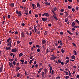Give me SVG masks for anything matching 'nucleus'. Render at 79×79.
Returning <instances> with one entry per match:
<instances>
[{"label": "nucleus", "instance_id": "5", "mask_svg": "<svg viewBox=\"0 0 79 79\" xmlns=\"http://www.w3.org/2000/svg\"><path fill=\"white\" fill-rule=\"evenodd\" d=\"M65 18H66L67 16H68V12L65 11Z\"/></svg>", "mask_w": 79, "mask_h": 79}, {"label": "nucleus", "instance_id": "6", "mask_svg": "<svg viewBox=\"0 0 79 79\" xmlns=\"http://www.w3.org/2000/svg\"><path fill=\"white\" fill-rule=\"evenodd\" d=\"M34 29L35 30V32H37V28H36V27L35 25L34 26Z\"/></svg>", "mask_w": 79, "mask_h": 79}, {"label": "nucleus", "instance_id": "50", "mask_svg": "<svg viewBox=\"0 0 79 79\" xmlns=\"http://www.w3.org/2000/svg\"><path fill=\"white\" fill-rule=\"evenodd\" d=\"M33 57V56H30V60H32V59Z\"/></svg>", "mask_w": 79, "mask_h": 79}, {"label": "nucleus", "instance_id": "46", "mask_svg": "<svg viewBox=\"0 0 79 79\" xmlns=\"http://www.w3.org/2000/svg\"><path fill=\"white\" fill-rule=\"evenodd\" d=\"M68 8H69V9H71V6H68Z\"/></svg>", "mask_w": 79, "mask_h": 79}, {"label": "nucleus", "instance_id": "36", "mask_svg": "<svg viewBox=\"0 0 79 79\" xmlns=\"http://www.w3.org/2000/svg\"><path fill=\"white\" fill-rule=\"evenodd\" d=\"M66 74V75H69V73H68L67 72H65Z\"/></svg>", "mask_w": 79, "mask_h": 79}, {"label": "nucleus", "instance_id": "34", "mask_svg": "<svg viewBox=\"0 0 79 79\" xmlns=\"http://www.w3.org/2000/svg\"><path fill=\"white\" fill-rule=\"evenodd\" d=\"M49 52L48 51V49H47L46 50V53H48V52Z\"/></svg>", "mask_w": 79, "mask_h": 79}, {"label": "nucleus", "instance_id": "52", "mask_svg": "<svg viewBox=\"0 0 79 79\" xmlns=\"http://www.w3.org/2000/svg\"><path fill=\"white\" fill-rule=\"evenodd\" d=\"M48 26L49 27H51V26H52V24H48Z\"/></svg>", "mask_w": 79, "mask_h": 79}, {"label": "nucleus", "instance_id": "23", "mask_svg": "<svg viewBox=\"0 0 79 79\" xmlns=\"http://www.w3.org/2000/svg\"><path fill=\"white\" fill-rule=\"evenodd\" d=\"M23 54L22 53H20L19 54V57H21V56H23Z\"/></svg>", "mask_w": 79, "mask_h": 79}, {"label": "nucleus", "instance_id": "19", "mask_svg": "<svg viewBox=\"0 0 79 79\" xmlns=\"http://www.w3.org/2000/svg\"><path fill=\"white\" fill-rule=\"evenodd\" d=\"M37 7H40V5L38 2L37 3Z\"/></svg>", "mask_w": 79, "mask_h": 79}, {"label": "nucleus", "instance_id": "12", "mask_svg": "<svg viewBox=\"0 0 79 79\" xmlns=\"http://www.w3.org/2000/svg\"><path fill=\"white\" fill-rule=\"evenodd\" d=\"M44 76H45V74H44V72H43L42 73V77H43V78H44Z\"/></svg>", "mask_w": 79, "mask_h": 79}, {"label": "nucleus", "instance_id": "13", "mask_svg": "<svg viewBox=\"0 0 79 79\" xmlns=\"http://www.w3.org/2000/svg\"><path fill=\"white\" fill-rule=\"evenodd\" d=\"M18 14H19V16H22V15H21V12L19 11V13Z\"/></svg>", "mask_w": 79, "mask_h": 79}, {"label": "nucleus", "instance_id": "51", "mask_svg": "<svg viewBox=\"0 0 79 79\" xmlns=\"http://www.w3.org/2000/svg\"><path fill=\"white\" fill-rule=\"evenodd\" d=\"M66 60H69V57H66Z\"/></svg>", "mask_w": 79, "mask_h": 79}, {"label": "nucleus", "instance_id": "54", "mask_svg": "<svg viewBox=\"0 0 79 79\" xmlns=\"http://www.w3.org/2000/svg\"><path fill=\"white\" fill-rule=\"evenodd\" d=\"M60 34H61V35H63V33L62 32H60Z\"/></svg>", "mask_w": 79, "mask_h": 79}, {"label": "nucleus", "instance_id": "53", "mask_svg": "<svg viewBox=\"0 0 79 79\" xmlns=\"http://www.w3.org/2000/svg\"><path fill=\"white\" fill-rule=\"evenodd\" d=\"M18 32L17 31H15V34H18Z\"/></svg>", "mask_w": 79, "mask_h": 79}, {"label": "nucleus", "instance_id": "31", "mask_svg": "<svg viewBox=\"0 0 79 79\" xmlns=\"http://www.w3.org/2000/svg\"><path fill=\"white\" fill-rule=\"evenodd\" d=\"M76 22L78 24H79V21H78V20H77V19H76Z\"/></svg>", "mask_w": 79, "mask_h": 79}, {"label": "nucleus", "instance_id": "60", "mask_svg": "<svg viewBox=\"0 0 79 79\" xmlns=\"http://www.w3.org/2000/svg\"><path fill=\"white\" fill-rule=\"evenodd\" d=\"M72 11L73 12H74L75 11V10L73 8L72 9Z\"/></svg>", "mask_w": 79, "mask_h": 79}, {"label": "nucleus", "instance_id": "56", "mask_svg": "<svg viewBox=\"0 0 79 79\" xmlns=\"http://www.w3.org/2000/svg\"><path fill=\"white\" fill-rule=\"evenodd\" d=\"M60 77H56V79H60Z\"/></svg>", "mask_w": 79, "mask_h": 79}, {"label": "nucleus", "instance_id": "16", "mask_svg": "<svg viewBox=\"0 0 79 79\" xmlns=\"http://www.w3.org/2000/svg\"><path fill=\"white\" fill-rule=\"evenodd\" d=\"M73 53H74V55H77V52L76 51H74Z\"/></svg>", "mask_w": 79, "mask_h": 79}, {"label": "nucleus", "instance_id": "63", "mask_svg": "<svg viewBox=\"0 0 79 79\" xmlns=\"http://www.w3.org/2000/svg\"><path fill=\"white\" fill-rule=\"evenodd\" d=\"M72 31H75V29L74 28H72Z\"/></svg>", "mask_w": 79, "mask_h": 79}, {"label": "nucleus", "instance_id": "26", "mask_svg": "<svg viewBox=\"0 0 79 79\" xmlns=\"http://www.w3.org/2000/svg\"><path fill=\"white\" fill-rule=\"evenodd\" d=\"M11 42L10 41L9 43H8V44L10 45V47H11Z\"/></svg>", "mask_w": 79, "mask_h": 79}, {"label": "nucleus", "instance_id": "20", "mask_svg": "<svg viewBox=\"0 0 79 79\" xmlns=\"http://www.w3.org/2000/svg\"><path fill=\"white\" fill-rule=\"evenodd\" d=\"M67 32H68V33H69V34H70V35H72V33H71V32H70V31H67Z\"/></svg>", "mask_w": 79, "mask_h": 79}, {"label": "nucleus", "instance_id": "30", "mask_svg": "<svg viewBox=\"0 0 79 79\" xmlns=\"http://www.w3.org/2000/svg\"><path fill=\"white\" fill-rule=\"evenodd\" d=\"M10 40H11V38H9L7 40V42H10Z\"/></svg>", "mask_w": 79, "mask_h": 79}, {"label": "nucleus", "instance_id": "61", "mask_svg": "<svg viewBox=\"0 0 79 79\" xmlns=\"http://www.w3.org/2000/svg\"><path fill=\"white\" fill-rule=\"evenodd\" d=\"M77 78H79V75H77Z\"/></svg>", "mask_w": 79, "mask_h": 79}, {"label": "nucleus", "instance_id": "21", "mask_svg": "<svg viewBox=\"0 0 79 79\" xmlns=\"http://www.w3.org/2000/svg\"><path fill=\"white\" fill-rule=\"evenodd\" d=\"M69 59H68L67 60H66V63H65V64H67V63H69Z\"/></svg>", "mask_w": 79, "mask_h": 79}, {"label": "nucleus", "instance_id": "39", "mask_svg": "<svg viewBox=\"0 0 79 79\" xmlns=\"http://www.w3.org/2000/svg\"><path fill=\"white\" fill-rule=\"evenodd\" d=\"M54 72V71H53V70H52V72L51 73V74H53Z\"/></svg>", "mask_w": 79, "mask_h": 79}, {"label": "nucleus", "instance_id": "1", "mask_svg": "<svg viewBox=\"0 0 79 79\" xmlns=\"http://www.w3.org/2000/svg\"><path fill=\"white\" fill-rule=\"evenodd\" d=\"M56 58H57L55 56H53L51 57V60H55V59H56Z\"/></svg>", "mask_w": 79, "mask_h": 79}, {"label": "nucleus", "instance_id": "58", "mask_svg": "<svg viewBox=\"0 0 79 79\" xmlns=\"http://www.w3.org/2000/svg\"><path fill=\"white\" fill-rule=\"evenodd\" d=\"M29 44L30 45H32V42H30L29 43Z\"/></svg>", "mask_w": 79, "mask_h": 79}, {"label": "nucleus", "instance_id": "33", "mask_svg": "<svg viewBox=\"0 0 79 79\" xmlns=\"http://www.w3.org/2000/svg\"><path fill=\"white\" fill-rule=\"evenodd\" d=\"M61 51L62 52V53H64V50L63 49H61Z\"/></svg>", "mask_w": 79, "mask_h": 79}, {"label": "nucleus", "instance_id": "25", "mask_svg": "<svg viewBox=\"0 0 79 79\" xmlns=\"http://www.w3.org/2000/svg\"><path fill=\"white\" fill-rule=\"evenodd\" d=\"M68 19L67 18H66L65 19V22H68Z\"/></svg>", "mask_w": 79, "mask_h": 79}, {"label": "nucleus", "instance_id": "41", "mask_svg": "<svg viewBox=\"0 0 79 79\" xmlns=\"http://www.w3.org/2000/svg\"><path fill=\"white\" fill-rule=\"evenodd\" d=\"M20 76V74L19 73L17 75V77H19Z\"/></svg>", "mask_w": 79, "mask_h": 79}, {"label": "nucleus", "instance_id": "15", "mask_svg": "<svg viewBox=\"0 0 79 79\" xmlns=\"http://www.w3.org/2000/svg\"><path fill=\"white\" fill-rule=\"evenodd\" d=\"M3 70V66H2L1 68H0V72H1Z\"/></svg>", "mask_w": 79, "mask_h": 79}, {"label": "nucleus", "instance_id": "44", "mask_svg": "<svg viewBox=\"0 0 79 79\" xmlns=\"http://www.w3.org/2000/svg\"><path fill=\"white\" fill-rule=\"evenodd\" d=\"M20 69V68H19V67H17V71H18V70H19V69Z\"/></svg>", "mask_w": 79, "mask_h": 79}, {"label": "nucleus", "instance_id": "64", "mask_svg": "<svg viewBox=\"0 0 79 79\" xmlns=\"http://www.w3.org/2000/svg\"><path fill=\"white\" fill-rule=\"evenodd\" d=\"M73 68H76V66H73Z\"/></svg>", "mask_w": 79, "mask_h": 79}, {"label": "nucleus", "instance_id": "4", "mask_svg": "<svg viewBox=\"0 0 79 79\" xmlns=\"http://www.w3.org/2000/svg\"><path fill=\"white\" fill-rule=\"evenodd\" d=\"M47 19H48V18H44L42 19V20H43V21H47Z\"/></svg>", "mask_w": 79, "mask_h": 79}, {"label": "nucleus", "instance_id": "32", "mask_svg": "<svg viewBox=\"0 0 79 79\" xmlns=\"http://www.w3.org/2000/svg\"><path fill=\"white\" fill-rule=\"evenodd\" d=\"M32 6L33 9H34V7H35V5H34V4H32Z\"/></svg>", "mask_w": 79, "mask_h": 79}, {"label": "nucleus", "instance_id": "43", "mask_svg": "<svg viewBox=\"0 0 79 79\" xmlns=\"http://www.w3.org/2000/svg\"><path fill=\"white\" fill-rule=\"evenodd\" d=\"M73 46H74V47H76V44H75L74 43H73Z\"/></svg>", "mask_w": 79, "mask_h": 79}, {"label": "nucleus", "instance_id": "29", "mask_svg": "<svg viewBox=\"0 0 79 79\" xmlns=\"http://www.w3.org/2000/svg\"><path fill=\"white\" fill-rule=\"evenodd\" d=\"M75 26V23L73 22L72 23V26Z\"/></svg>", "mask_w": 79, "mask_h": 79}, {"label": "nucleus", "instance_id": "17", "mask_svg": "<svg viewBox=\"0 0 79 79\" xmlns=\"http://www.w3.org/2000/svg\"><path fill=\"white\" fill-rule=\"evenodd\" d=\"M10 6L11 7H13L14 6V3H12L10 4Z\"/></svg>", "mask_w": 79, "mask_h": 79}, {"label": "nucleus", "instance_id": "48", "mask_svg": "<svg viewBox=\"0 0 79 79\" xmlns=\"http://www.w3.org/2000/svg\"><path fill=\"white\" fill-rule=\"evenodd\" d=\"M60 15H61V16H62V15H63V13H61L60 14Z\"/></svg>", "mask_w": 79, "mask_h": 79}, {"label": "nucleus", "instance_id": "8", "mask_svg": "<svg viewBox=\"0 0 79 79\" xmlns=\"http://www.w3.org/2000/svg\"><path fill=\"white\" fill-rule=\"evenodd\" d=\"M24 14L26 15H27L28 14V11L27 10H25V12L24 13Z\"/></svg>", "mask_w": 79, "mask_h": 79}, {"label": "nucleus", "instance_id": "59", "mask_svg": "<svg viewBox=\"0 0 79 79\" xmlns=\"http://www.w3.org/2000/svg\"><path fill=\"white\" fill-rule=\"evenodd\" d=\"M42 16V14H40L39 15V16H40V17H41V16Z\"/></svg>", "mask_w": 79, "mask_h": 79}, {"label": "nucleus", "instance_id": "22", "mask_svg": "<svg viewBox=\"0 0 79 79\" xmlns=\"http://www.w3.org/2000/svg\"><path fill=\"white\" fill-rule=\"evenodd\" d=\"M54 11H56V10H57V8L56 7L54 8H53Z\"/></svg>", "mask_w": 79, "mask_h": 79}, {"label": "nucleus", "instance_id": "27", "mask_svg": "<svg viewBox=\"0 0 79 79\" xmlns=\"http://www.w3.org/2000/svg\"><path fill=\"white\" fill-rule=\"evenodd\" d=\"M45 5H50V3L46 2L45 3Z\"/></svg>", "mask_w": 79, "mask_h": 79}, {"label": "nucleus", "instance_id": "45", "mask_svg": "<svg viewBox=\"0 0 79 79\" xmlns=\"http://www.w3.org/2000/svg\"><path fill=\"white\" fill-rule=\"evenodd\" d=\"M61 65H62V66L64 65V63L63 62H62L61 63Z\"/></svg>", "mask_w": 79, "mask_h": 79}, {"label": "nucleus", "instance_id": "37", "mask_svg": "<svg viewBox=\"0 0 79 79\" xmlns=\"http://www.w3.org/2000/svg\"><path fill=\"white\" fill-rule=\"evenodd\" d=\"M38 16H39V15H35V17L36 18H38Z\"/></svg>", "mask_w": 79, "mask_h": 79}, {"label": "nucleus", "instance_id": "7", "mask_svg": "<svg viewBox=\"0 0 79 79\" xmlns=\"http://www.w3.org/2000/svg\"><path fill=\"white\" fill-rule=\"evenodd\" d=\"M44 16H46L47 17H48V13H44Z\"/></svg>", "mask_w": 79, "mask_h": 79}, {"label": "nucleus", "instance_id": "38", "mask_svg": "<svg viewBox=\"0 0 79 79\" xmlns=\"http://www.w3.org/2000/svg\"><path fill=\"white\" fill-rule=\"evenodd\" d=\"M10 17H11V16L10 15H8V18H9V19H10Z\"/></svg>", "mask_w": 79, "mask_h": 79}, {"label": "nucleus", "instance_id": "57", "mask_svg": "<svg viewBox=\"0 0 79 79\" xmlns=\"http://www.w3.org/2000/svg\"><path fill=\"white\" fill-rule=\"evenodd\" d=\"M58 61L59 63H61V60H58Z\"/></svg>", "mask_w": 79, "mask_h": 79}, {"label": "nucleus", "instance_id": "49", "mask_svg": "<svg viewBox=\"0 0 79 79\" xmlns=\"http://www.w3.org/2000/svg\"><path fill=\"white\" fill-rule=\"evenodd\" d=\"M60 11L61 12H63V11H64V10L63 9H61L60 10Z\"/></svg>", "mask_w": 79, "mask_h": 79}, {"label": "nucleus", "instance_id": "3", "mask_svg": "<svg viewBox=\"0 0 79 79\" xmlns=\"http://www.w3.org/2000/svg\"><path fill=\"white\" fill-rule=\"evenodd\" d=\"M17 51V50H16V48L13 49L12 50V52H14V53H16V52Z\"/></svg>", "mask_w": 79, "mask_h": 79}, {"label": "nucleus", "instance_id": "18", "mask_svg": "<svg viewBox=\"0 0 79 79\" xmlns=\"http://www.w3.org/2000/svg\"><path fill=\"white\" fill-rule=\"evenodd\" d=\"M72 59H75V58H76V57H75V56L73 55L72 56Z\"/></svg>", "mask_w": 79, "mask_h": 79}, {"label": "nucleus", "instance_id": "14", "mask_svg": "<svg viewBox=\"0 0 79 79\" xmlns=\"http://www.w3.org/2000/svg\"><path fill=\"white\" fill-rule=\"evenodd\" d=\"M34 61V59H33L32 60H31L30 61L29 64H31V63H32V61Z\"/></svg>", "mask_w": 79, "mask_h": 79}, {"label": "nucleus", "instance_id": "47", "mask_svg": "<svg viewBox=\"0 0 79 79\" xmlns=\"http://www.w3.org/2000/svg\"><path fill=\"white\" fill-rule=\"evenodd\" d=\"M37 51L38 52H40V49L39 48L38 49Z\"/></svg>", "mask_w": 79, "mask_h": 79}, {"label": "nucleus", "instance_id": "42", "mask_svg": "<svg viewBox=\"0 0 79 79\" xmlns=\"http://www.w3.org/2000/svg\"><path fill=\"white\" fill-rule=\"evenodd\" d=\"M13 64H14V65H15V64H16V62H15V61H13Z\"/></svg>", "mask_w": 79, "mask_h": 79}, {"label": "nucleus", "instance_id": "11", "mask_svg": "<svg viewBox=\"0 0 79 79\" xmlns=\"http://www.w3.org/2000/svg\"><path fill=\"white\" fill-rule=\"evenodd\" d=\"M45 43H46V41H45V40H42V43L43 44H45Z\"/></svg>", "mask_w": 79, "mask_h": 79}, {"label": "nucleus", "instance_id": "28", "mask_svg": "<svg viewBox=\"0 0 79 79\" xmlns=\"http://www.w3.org/2000/svg\"><path fill=\"white\" fill-rule=\"evenodd\" d=\"M9 65L10 67V68H11V66H12V64L10 62H9Z\"/></svg>", "mask_w": 79, "mask_h": 79}, {"label": "nucleus", "instance_id": "10", "mask_svg": "<svg viewBox=\"0 0 79 79\" xmlns=\"http://www.w3.org/2000/svg\"><path fill=\"white\" fill-rule=\"evenodd\" d=\"M43 69V68H41L40 69L38 72V73H40L41 72V71L42 70V69Z\"/></svg>", "mask_w": 79, "mask_h": 79}, {"label": "nucleus", "instance_id": "55", "mask_svg": "<svg viewBox=\"0 0 79 79\" xmlns=\"http://www.w3.org/2000/svg\"><path fill=\"white\" fill-rule=\"evenodd\" d=\"M20 61L21 62H24V60L23 59L22 60H20Z\"/></svg>", "mask_w": 79, "mask_h": 79}, {"label": "nucleus", "instance_id": "2", "mask_svg": "<svg viewBox=\"0 0 79 79\" xmlns=\"http://www.w3.org/2000/svg\"><path fill=\"white\" fill-rule=\"evenodd\" d=\"M52 18H54L56 21H58V18L56 16L54 15H53V16L52 17Z\"/></svg>", "mask_w": 79, "mask_h": 79}, {"label": "nucleus", "instance_id": "40", "mask_svg": "<svg viewBox=\"0 0 79 79\" xmlns=\"http://www.w3.org/2000/svg\"><path fill=\"white\" fill-rule=\"evenodd\" d=\"M52 13H53L54 15H56V14H55V12L53 10H52Z\"/></svg>", "mask_w": 79, "mask_h": 79}, {"label": "nucleus", "instance_id": "62", "mask_svg": "<svg viewBox=\"0 0 79 79\" xmlns=\"http://www.w3.org/2000/svg\"><path fill=\"white\" fill-rule=\"evenodd\" d=\"M13 60V59H11V60H9V61L11 62V61H12Z\"/></svg>", "mask_w": 79, "mask_h": 79}, {"label": "nucleus", "instance_id": "9", "mask_svg": "<svg viewBox=\"0 0 79 79\" xmlns=\"http://www.w3.org/2000/svg\"><path fill=\"white\" fill-rule=\"evenodd\" d=\"M6 50H11V48L10 47H9V48L6 47Z\"/></svg>", "mask_w": 79, "mask_h": 79}, {"label": "nucleus", "instance_id": "24", "mask_svg": "<svg viewBox=\"0 0 79 79\" xmlns=\"http://www.w3.org/2000/svg\"><path fill=\"white\" fill-rule=\"evenodd\" d=\"M21 35L23 37H24V34L23 33H22L21 34Z\"/></svg>", "mask_w": 79, "mask_h": 79}, {"label": "nucleus", "instance_id": "35", "mask_svg": "<svg viewBox=\"0 0 79 79\" xmlns=\"http://www.w3.org/2000/svg\"><path fill=\"white\" fill-rule=\"evenodd\" d=\"M66 79H68V78H69V76H66L65 77Z\"/></svg>", "mask_w": 79, "mask_h": 79}]
</instances>
